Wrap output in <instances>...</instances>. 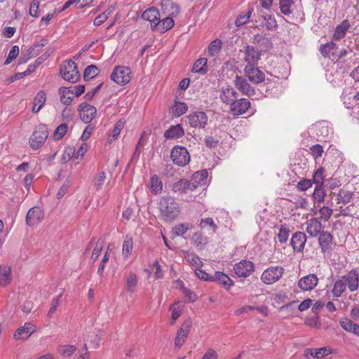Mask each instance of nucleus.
<instances>
[{
  "mask_svg": "<svg viewBox=\"0 0 359 359\" xmlns=\"http://www.w3.org/2000/svg\"><path fill=\"white\" fill-rule=\"evenodd\" d=\"M207 226H209L210 227H211L212 229V231L214 233H215L217 231V225L215 223L212 218L208 217V218L201 219V221L198 224V226L201 229H205Z\"/></svg>",
  "mask_w": 359,
  "mask_h": 359,
  "instance_id": "57",
  "label": "nucleus"
},
{
  "mask_svg": "<svg viewBox=\"0 0 359 359\" xmlns=\"http://www.w3.org/2000/svg\"><path fill=\"white\" fill-rule=\"evenodd\" d=\"M290 231L285 226H282L279 229V231L278 233V240L280 243H285L287 242L289 237Z\"/></svg>",
  "mask_w": 359,
  "mask_h": 359,
  "instance_id": "60",
  "label": "nucleus"
},
{
  "mask_svg": "<svg viewBox=\"0 0 359 359\" xmlns=\"http://www.w3.org/2000/svg\"><path fill=\"white\" fill-rule=\"evenodd\" d=\"M76 351V347L74 345H61L57 348L58 353L63 357H69Z\"/></svg>",
  "mask_w": 359,
  "mask_h": 359,
  "instance_id": "51",
  "label": "nucleus"
},
{
  "mask_svg": "<svg viewBox=\"0 0 359 359\" xmlns=\"http://www.w3.org/2000/svg\"><path fill=\"white\" fill-rule=\"evenodd\" d=\"M43 218V211L37 207L31 208L26 217V222L29 226H34L40 222Z\"/></svg>",
  "mask_w": 359,
  "mask_h": 359,
  "instance_id": "24",
  "label": "nucleus"
},
{
  "mask_svg": "<svg viewBox=\"0 0 359 359\" xmlns=\"http://www.w3.org/2000/svg\"><path fill=\"white\" fill-rule=\"evenodd\" d=\"M174 17L170 15H165L162 20H161L160 22V30L161 32H166L174 26Z\"/></svg>",
  "mask_w": 359,
  "mask_h": 359,
  "instance_id": "50",
  "label": "nucleus"
},
{
  "mask_svg": "<svg viewBox=\"0 0 359 359\" xmlns=\"http://www.w3.org/2000/svg\"><path fill=\"white\" fill-rule=\"evenodd\" d=\"M211 281H217L226 289H229L233 284L231 279L226 274L221 271H217L215 276L212 277Z\"/></svg>",
  "mask_w": 359,
  "mask_h": 359,
  "instance_id": "34",
  "label": "nucleus"
},
{
  "mask_svg": "<svg viewBox=\"0 0 359 359\" xmlns=\"http://www.w3.org/2000/svg\"><path fill=\"white\" fill-rule=\"evenodd\" d=\"M79 111L81 119L84 123H88L95 117L97 109L94 106L83 102L79 105Z\"/></svg>",
  "mask_w": 359,
  "mask_h": 359,
  "instance_id": "9",
  "label": "nucleus"
},
{
  "mask_svg": "<svg viewBox=\"0 0 359 359\" xmlns=\"http://www.w3.org/2000/svg\"><path fill=\"white\" fill-rule=\"evenodd\" d=\"M137 285V277L135 273H130L126 278V290L133 293Z\"/></svg>",
  "mask_w": 359,
  "mask_h": 359,
  "instance_id": "45",
  "label": "nucleus"
},
{
  "mask_svg": "<svg viewBox=\"0 0 359 359\" xmlns=\"http://www.w3.org/2000/svg\"><path fill=\"white\" fill-rule=\"evenodd\" d=\"M111 79L118 85L124 86L132 79L131 70L125 66H116L111 74Z\"/></svg>",
  "mask_w": 359,
  "mask_h": 359,
  "instance_id": "2",
  "label": "nucleus"
},
{
  "mask_svg": "<svg viewBox=\"0 0 359 359\" xmlns=\"http://www.w3.org/2000/svg\"><path fill=\"white\" fill-rule=\"evenodd\" d=\"M319 235V245L323 252L327 251L332 244V236L328 231H322Z\"/></svg>",
  "mask_w": 359,
  "mask_h": 359,
  "instance_id": "27",
  "label": "nucleus"
},
{
  "mask_svg": "<svg viewBox=\"0 0 359 359\" xmlns=\"http://www.w3.org/2000/svg\"><path fill=\"white\" fill-rule=\"evenodd\" d=\"M306 242V234L301 231L295 232L291 238V245L294 250L298 252H300L304 250Z\"/></svg>",
  "mask_w": 359,
  "mask_h": 359,
  "instance_id": "21",
  "label": "nucleus"
},
{
  "mask_svg": "<svg viewBox=\"0 0 359 359\" xmlns=\"http://www.w3.org/2000/svg\"><path fill=\"white\" fill-rule=\"evenodd\" d=\"M222 47V42L219 39L214 40L208 46V54L215 56L218 54Z\"/></svg>",
  "mask_w": 359,
  "mask_h": 359,
  "instance_id": "54",
  "label": "nucleus"
},
{
  "mask_svg": "<svg viewBox=\"0 0 359 359\" xmlns=\"http://www.w3.org/2000/svg\"><path fill=\"white\" fill-rule=\"evenodd\" d=\"M19 54V47L16 45L13 46L8 55V57L6 59L4 64L8 65L10 64L13 60H15Z\"/></svg>",
  "mask_w": 359,
  "mask_h": 359,
  "instance_id": "63",
  "label": "nucleus"
},
{
  "mask_svg": "<svg viewBox=\"0 0 359 359\" xmlns=\"http://www.w3.org/2000/svg\"><path fill=\"white\" fill-rule=\"evenodd\" d=\"M191 242L198 250H203L208 243V238L201 232H196L191 237Z\"/></svg>",
  "mask_w": 359,
  "mask_h": 359,
  "instance_id": "31",
  "label": "nucleus"
},
{
  "mask_svg": "<svg viewBox=\"0 0 359 359\" xmlns=\"http://www.w3.org/2000/svg\"><path fill=\"white\" fill-rule=\"evenodd\" d=\"M324 169L321 168L318 169L313 174V181L316 186H323L324 182Z\"/></svg>",
  "mask_w": 359,
  "mask_h": 359,
  "instance_id": "59",
  "label": "nucleus"
},
{
  "mask_svg": "<svg viewBox=\"0 0 359 359\" xmlns=\"http://www.w3.org/2000/svg\"><path fill=\"white\" fill-rule=\"evenodd\" d=\"M318 283V278L315 274H309L300 278L298 281V286L303 291L313 290Z\"/></svg>",
  "mask_w": 359,
  "mask_h": 359,
  "instance_id": "16",
  "label": "nucleus"
},
{
  "mask_svg": "<svg viewBox=\"0 0 359 359\" xmlns=\"http://www.w3.org/2000/svg\"><path fill=\"white\" fill-rule=\"evenodd\" d=\"M283 272L284 269L281 266H271L263 271L261 280L266 285L273 284L280 279Z\"/></svg>",
  "mask_w": 359,
  "mask_h": 359,
  "instance_id": "6",
  "label": "nucleus"
},
{
  "mask_svg": "<svg viewBox=\"0 0 359 359\" xmlns=\"http://www.w3.org/2000/svg\"><path fill=\"white\" fill-rule=\"evenodd\" d=\"M193 228V224L189 222L180 223L175 225L172 229V233L176 236H183L189 230Z\"/></svg>",
  "mask_w": 359,
  "mask_h": 359,
  "instance_id": "36",
  "label": "nucleus"
},
{
  "mask_svg": "<svg viewBox=\"0 0 359 359\" xmlns=\"http://www.w3.org/2000/svg\"><path fill=\"white\" fill-rule=\"evenodd\" d=\"M262 24L267 29L273 30L277 27L278 25L276 20L272 15L268 13L262 14Z\"/></svg>",
  "mask_w": 359,
  "mask_h": 359,
  "instance_id": "38",
  "label": "nucleus"
},
{
  "mask_svg": "<svg viewBox=\"0 0 359 359\" xmlns=\"http://www.w3.org/2000/svg\"><path fill=\"white\" fill-rule=\"evenodd\" d=\"M233 84L243 95L247 96L255 95L254 88L250 86L245 78L236 75L233 80Z\"/></svg>",
  "mask_w": 359,
  "mask_h": 359,
  "instance_id": "12",
  "label": "nucleus"
},
{
  "mask_svg": "<svg viewBox=\"0 0 359 359\" xmlns=\"http://www.w3.org/2000/svg\"><path fill=\"white\" fill-rule=\"evenodd\" d=\"M68 126L66 123H62L57 126L53 133V137L55 140H61L67 133Z\"/></svg>",
  "mask_w": 359,
  "mask_h": 359,
  "instance_id": "53",
  "label": "nucleus"
},
{
  "mask_svg": "<svg viewBox=\"0 0 359 359\" xmlns=\"http://www.w3.org/2000/svg\"><path fill=\"white\" fill-rule=\"evenodd\" d=\"M192 187H194V185L190 183V181L181 180L173 184L172 191L180 194L187 193L189 191H194Z\"/></svg>",
  "mask_w": 359,
  "mask_h": 359,
  "instance_id": "32",
  "label": "nucleus"
},
{
  "mask_svg": "<svg viewBox=\"0 0 359 359\" xmlns=\"http://www.w3.org/2000/svg\"><path fill=\"white\" fill-rule=\"evenodd\" d=\"M124 123H125L124 121H123L121 120H119L118 121L116 122L113 130L111 131V133L110 134H109V136L107 138V141L109 143H111L112 142H114L115 140L117 139L121 131L124 128Z\"/></svg>",
  "mask_w": 359,
  "mask_h": 359,
  "instance_id": "40",
  "label": "nucleus"
},
{
  "mask_svg": "<svg viewBox=\"0 0 359 359\" xmlns=\"http://www.w3.org/2000/svg\"><path fill=\"white\" fill-rule=\"evenodd\" d=\"M151 191L155 194L161 192L163 189V184L160 178L157 175H154L150 180Z\"/></svg>",
  "mask_w": 359,
  "mask_h": 359,
  "instance_id": "47",
  "label": "nucleus"
},
{
  "mask_svg": "<svg viewBox=\"0 0 359 359\" xmlns=\"http://www.w3.org/2000/svg\"><path fill=\"white\" fill-rule=\"evenodd\" d=\"M184 134V129L180 124L171 126L164 133L166 139L174 140L182 137Z\"/></svg>",
  "mask_w": 359,
  "mask_h": 359,
  "instance_id": "28",
  "label": "nucleus"
},
{
  "mask_svg": "<svg viewBox=\"0 0 359 359\" xmlns=\"http://www.w3.org/2000/svg\"><path fill=\"white\" fill-rule=\"evenodd\" d=\"M93 246V250L92 255L90 256V262L92 263L95 262L97 260V259L99 257V256L103 249V242L101 241H98L94 245L93 241H92L89 243L86 250H88Z\"/></svg>",
  "mask_w": 359,
  "mask_h": 359,
  "instance_id": "37",
  "label": "nucleus"
},
{
  "mask_svg": "<svg viewBox=\"0 0 359 359\" xmlns=\"http://www.w3.org/2000/svg\"><path fill=\"white\" fill-rule=\"evenodd\" d=\"M48 136V128L46 126H39L29 138V144L33 149H37L46 142Z\"/></svg>",
  "mask_w": 359,
  "mask_h": 359,
  "instance_id": "4",
  "label": "nucleus"
},
{
  "mask_svg": "<svg viewBox=\"0 0 359 359\" xmlns=\"http://www.w3.org/2000/svg\"><path fill=\"white\" fill-rule=\"evenodd\" d=\"M219 97L222 102L231 106L238 97V93L232 87L227 86L222 88Z\"/></svg>",
  "mask_w": 359,
  "mask_h": 359,
  "instance_id": "23",
  "label": "nucleus"
},
{
  "mask_svg": "<svg viewBox=\"0 0 359 359\" xmlns=\"http://www.w3.org/2000/svg\"><path fill=\"white\" fill-rule=\"evenodd\" d=\"M332 353L329 347H322L318 348H308L304 351V355L309 358L313 357L314 359H321Z\"/></svg>",
  "mask_w": 359,
  "mask_h": 359,
  "instance_id": "22",
  "label": "nucleus"
},
{
  "mask_svg": "<svg viewBox=\"0 0 359 359\" xmlns=\"http://www.w3.org/2000/svg\"><path fill=\"white\" fill-rule=\"evenodd\" d=\"M106 180V173L104 171L99 172L94 178L93 184L97 189H100Z\"/></svg>",
  "mask_w": 359,
  "mask_h": 359,
  "instance_id": "58",
  "label": "nucleus"
},
{
  "mask_svg": "<svg viewBox=\"0 0 359 359\" xmlns=\"http://www.w3.org/2000/svg\"><path fill=\"white\" fill-rule=\"evenodd\" d=\"M207 59L206 58H199L198 59L193 65L192 70L194 72L200 73L201 74H204L208 71L207 67Z\"/></svg>",
  "mask_w": 359,
  "mask_h": 359,
  "instance_id": "39",
  "label": "nucleus"
},
{
  "mask_svg": "<svg viewBox=\"0 0 359 359\" xmlns=\"http://www.w3.org/2000/svg\"><path fill=\"white\" fill-rule=\"evenodd\" d=\"M235 274L238 277L246 278L254 271V264L248 260H241L233 266Z\"/></svg>",
  "mask_w": 359,
  "mask_h": 359,
  "instance_id": "11",
  "label": "nucleus"
},
{
  "mask_svg": "<svg viewBox=\"0 0 359 359\" xmlns=\"http://www.w3.org/2000/svg\"><path fill=\"white\" fill-rule=\"evenodd\" d=\"M184 257L189 264L196 268H201L203 266L201 258L193 252H186Z\"/></svg>",
  "mask_w": 359,
  "mask_h": 359,
  "instance_id": "42",
  "label": "nucleus"
},
{
  "mask_svg": "<svg viewBox=\"0 0 359 359\" xmlns=\"http://www.w3.org/2000/svg\"><path fill=\"white\" fill-rule=\"evenodd\" d=\"M332 210L327 206H323L319 210V214L320 216V219L324 221H327L332 214Z\"/></svg>",
  "mask_w": 359,
  "mask_h": 359,
  "instance_id": "64",
  "label": "nucleus"
},
{
  "mask_svg": "<svg viewBox=\"0 0 359 359\" xmlns=\"http://www.w3.org/2000/svg\"><path fill=\"white\" fill-rule=\"evenodd\" d=\"M346 287L345 281H343V278L341 277L340 279L337 280L334 285L332 290L333 295L336 297H340L346 290Z\"/></svg>",
  "mask_w": 359,
  "mask_h": 359,
  "instance_id": "48",
  "label": "nucleus"
},
{
  "mask_svg": "<svg viewBox=\"0 0 359 359\" xmlns=\"http://www.w3.org/2000/svg\"><path fill=\"white\" fill-rule=\"evenodd\" d=\"M169 311L171 312V325H174L182 314V306L179 303H175L170 306Z\"/></svg>",
  "mask_w": 359,
  "mask_h": 359,
  "instance_id": "44",
  "label": "nucleus"
},
{
  "mask_svg": "<svg viewBox=\"0 0 359 359\" xmlns=\"http://www.w3.org/2000/svg\"><path fill=\"white\" fill-rule=\"evenodd\" d=\"M343 281H345L346 287L351 292L356 291L359 287V273L356 269L350 271L342 276Z\"/></svg>",
  "mask_w": 359,
  "mask_h": 359,
  "instance_id": "13",
  "label": "nucleus"
},
{
  "mask_svg": "<svg viewBox=\"0 0 359 359\" xmlns=\"http://www.w3.org/2000/svg\"><path fill=\"white\" fill-rule=\"evenodd\" d=\"M170 158L174 164L182 167L190 161V155L187 149L179 145L175 146L172 149Z\"/></svg>",
  "mask_w": 359,
  "mask_h": 359,
  "instance_id": "5",
  "label": "nucleus"
},
{
  "mask_svg": "<svg viewBox=\"0 0 359 359\" xmlns=\"http://www.w3.org/2000/svg\"><path fill=\"white\" fill-rule=\"evenodd\" d=\"M189 125L196 128H204L208 123V117L204 111H194L188 116Z\"/></svg>",
  "mask_w": 359,
  "mask_h": 359,
  "instance_id": "8",
  "label": "nucleus"
},
{
  "mask_svg": "<svg viewBox=\"0 0 359 359\" xmlns=\"http://www.w3.org/2000/svg\"><path fill=\"white\" fill-rule=\"evenodd\" d=\"M280 9L283 14L288 15L292 11V0H280Z\"/></svg>",
  "mask_w": 359,
  "mask_h": 359,
  "instance_id": "52",
  "label": "nucleus"
},
{
  "mask_svg": "<svg viewBox=\"0 0 359 359\" xmlns=\"http://www.w3.org/2000/svg\"><path fill=\"white\" fill-rule=\"evenodd\" d=\"M250 107V102L245 98L236 99L230 106V109L233 115L245 114Z\"/></svg>",
  "mask_w": 359,
  "mask_h": 359,
  "instance_id": "15",
  "label": "nucleus"
},
{
  "mask_svg": "<svg viewBox=\"0 0 359 359\" xmlns=\"http://www.w3.org/2000/svg\"><path fill=\"white\" fill-rule=\"evenodd\" d=\"M133 248V241L132 238L126 236L122 246V254L125 259L130 255Z\"/></svg>",
  "mask_w": 359,
  "mask_h": 359,
  "instance_id": "46",
  "label": "nucleus"
},
{
  "mask_svg": "<svg viewBox=\"0 0 359 359\" xmlns=\"http://www.w3.org/2000/svg\"><path fill=\"white\" fill-rule=\"evenodd\" d=\"M11 280V269L6 266L0 267V284L6 285Z\"/></svg>",
  "mask_w": 359,
  "mask_h": 359,
  "instance_id": "41",
  "label": "nucleus"
},
{
  "mask_svg": "<svg viewBox=\"0 0 359 359\" xmlns=\"http://www.w3.org/2000/svg\"><path fill=\"white\" fill-rule=\"evenodd\" d=\"M142 18L150 22L152 29L160 25L161 15L158 10L156 8H149L144 11L142 15Z\"/></svg>",
  "mask_w": 359,
  "mask_h": 359,
  "instance_id": "14",
  "label": "nucleus"
},
{
  "mask_svg": "<svg viewBox=\"0 0 359 359\" xmlns=\"http://www.w3.org/2000/svg\"><path fill=\"white\" fill-rule=\"evenodd\" d=\"M244 72L245 76L253 83L258 84L264 81V74L257 65H246Z\"/></svg>",
  "mask_w": 359,
  "mask_h": 359,
  "instance_id": "10",
  "label": "nucleus"
},
{
  "mask_svg": "<svg viewBox=\"0 0 359 359\" xmlns=\"http://www.w3.org/2000/svg\"><path fill=\"white\" fill-rule=\"evenodd\" d=\"M188 110L187 105L182 102H175L172 107V115L175 117H179L185 114Z\"/></svg>",
  "mask_w": 359,
  "mask_h": 359,
  "instance_id": "43",
  "label": "nucleus"
},
{
  "mask_svg": "<svg viewBox=\"0 0 359 359\" xmlns=\"http://www.w3.org/2000/svg\"><path fill=\"white\" fill-rule=\"evenodd\" d=\"M325 191L323 186H316L313 193V198L315 202L321 203L324 201Z\"/></svg>",
  "mask_w": 359,
  "mask_h": 359,
  "instance_id": "55",
  "label": "nucleus"
},
{
  "mask_svg": "<svg viewBox=\"0 0 359 359\" xmlns=\"http://www.w3.org/2000/svg\"><path fill=\"white\" fill-rule=\"evenodd\" d=\"M260 59V53L254 47L247 46L244 52V60L247 65H257Z\"/></svg>",
  "mask_w": 359,
  "mask_h": 359,
  "instance_id": "19",
  "label": "nucleus"
},
{
  "mask_svg": "<svg viewBox=\"0 0 359 359\" xmlns=\"http://www.w3.org/2000/svg\"><path fill=\"white\" fill-rule=\"evenodd\" d=\"M46 95L44 91H39L34 97L32 111L33 113H38L45 104Z\"/></svg>",
  "mask_w": 359,
  "mask_h": 359,
  "instance_id": "33",
  "label": "nucleus"
},
{
  "mask_svg": "<svg viewBox=\"0 0 359 359\" xmlns=\"http://www.w3.org/2000/svg\"><path fill=\"white\" fill-rule=\"evenodd\" d=\"M159 217L165 222H172L180 214V204L171 196H165L158 202Z\"/></svg>",
  "mask_w": 359,
  "mask_h": 359,
  "instance_id": "1",
  "label": "nucleus"
},
{
  "mask_svg": "<svg viewBox=\"0 0 359 359\" xmlns=\"http://www.w3.org/2000/svg\"><path fill=\"white\" fill-rule=\"evenodd\" d=\"M191 325L192 321L190 318H188L183 322L181 327L177 330L175 339V346L178 349L180 348L185 342Z\"/></svg>",
  "mask_w": 359,
  "mask_h": 359,
  "instance_id": "7",
  "label": "nucleus"
},
{
  "mask_svg": "<svg viewBox=\"0 0 359 359\" xmlns=\"http://www.w3.org/2000/svg\"><path fill=\"white\" fill-rule=\"evenodd\" d=\"M316 128H318L317 135H318L319 136L326 137L329 135L330 129L328 124L327 123H320L316 126Z\"/></svg>",
  "mask_w": 359,
  "mask_h": 359,
  "instance_id": "61",
  "label": "nucleus"
},
{
  "mask_svg": "<svg viewBox=\"0 0 359 359\" xmlns=\"http://www.w3.org/2000/svg\"><path fill=\"white\" fill-rule=\"evenodd\" d=\"M61 297H62V294L60 295H57V297H54L52 299L50 307L48 312V316L50 318H51L53 316V315L55 313V312L56 311L57 306H59V304L60 303Z\"/></svg>",
  "mask_w": 359,
  "mask_h": 359,
  "instance_id": "62",
  "label": "nucleus"
},
{
  "mask_svg": "<svg viewBox=\"0 0 359 359\" xmlns=\"http://www.w3.org/2000/svg\"><path fill=\"white\" fill-rule=\"evenodd\" d=\"M352 192L345 190L341 189L337 195V203L345 205L348 203L352 198Z\"/></svg>",
  "mask_w": 359,
  "mask_h": 359,
  "instance_id": "49",
  "label": "nucleus"
},
{
  "mask_svg": "<svg viewBox=\"0 0 359 359\" xmlns=\"http://www.w3.org/2000/svg\"><path fill=\"white\" fill-rule=\"evenodd\" d=\"M35 332V326L30 323H25L20 327L13 334L15 340L27 339Z\"/></svg>",
  "mask_w": 359,
  "mask_h": 359,
  "instance_id": "17",
  "label": "nucleus"
},
{
  "mask_svg": "<svg viewBox=\"0 0 359 359\" xmlns=\"http://www.w3.org/2000/svg\"><path fill=\"white\" fill-rule=\"evenodd\" d=\"M161 5L163 14L165 15L176 17L180 13V6L171 0H161Z\"/></svg>",
  "mask_w": 359,
  "mask_h": 359,
  "instance_id": "18",
  "label": "nucleus"
},
{
  "mask_svg": "<svg viewBox=\"0 0 359 359\" xmlns=\"http://www.w3.org/2000/svg\"><path fill=\"white\" fill-rule=\"evenodd\" d=\"M306 232L311 237H316L323 231L322 224L317 218H311L306 221Z\"/></svg>",
  "mask_w": 359,
  "mask_h": 359,
  "instance_id": "26",
  "label": "nucleus"
},
{
  "mask_svg": "<svg viewBox=\"0 0 359 359\" xmlns=\"http://www.w3.org/2000/svg\"><path fill=\"white\" fill-rule=\"evenodd\" d=\"M62 77L67 81L76 83L79 79V73L74 62H65L60 69Z\"/></svg>",
  "mask_w": 359,
  "mask_h": 359,
  "instance_id": "3",
  "label": "nucleus"
},
{
  "mask_svg": "<svg viewBox=\"0 0 359 359\" xmlns=\"http://www.w3.org/2000/svg\"><path fill=\"white\" fill-rule=\"evenodd\" d=\"M340 325L344 330L359 337V325L355 323L351 320L344 318L341 320Z\"/></svg>",
  "mask_w": 359,
  "mask_h": 359,
  "instance_id": "35",
  "label": "nucleus"
},
{
  "mask_svg": "<svg viewBox=\"0 0 359 359\" xmlns=\"http://www.w3.org/2000/svg\"><path fill=\"white\" fill-rule=\"evenodd\" d=\"M351 25L348 20H344L339 25H338L334 32L333 34V39L334 40H341L342 39L346 34L348 29L350 28Z\"/></svg>",
  "mask_w": 359,
  "mask_h": 359,
  "instance_id": "29",
  "label": "nucleus"
},
{
  "mask_svg": "<svg viewBox=\"0 0 359 359\" xmlns=\"http://www.w3.org/2000/svg\"><path fill=\"white\" fill-rule=\"evenodd\" d=\"M208 182V172L205 170L197 171L192 175L190 183L194 185L192 189H196L198 186H205Z\"/></svg>",
  "mask_w": 359,
  "mask_h": 359,
  "instance_id": "25",
  "label": "nucleus"
},
{
  "mask_svg": "<svg viewBox=\"0 0 359 359\" xmlns=\"http://www.w3.org/2000/svg\"><path fill=\"white\" fill-rule=\"evenodd\" d=\"M59 93L60 95V101L62 103L69 105L75 97L73 90L70 87H61L59 89Z\"/></svg>",
  "mask_w": 359,
  "mask_h": 359,
  "instance_id": "30",
  "label": "nucleus"
},
{
  "mask_svg": "<svg viewBox=\"0 0 359 359\" xmlns=\"http://www.w3.org/2000/svg\"><path fill=\"white\" fill-rule=\"evenodd\" d=\"M337 49L338 47L336 43L333 41H330L321 45L319 50L323 57H328L334 60L337 59Z\"/></svg>",
  "mask_w": 359,
  "mask_h": 359,
  "instance_id": "20",
  "label": "nucleus"
},
{
  "mask_svg": "<svg viewBox=\"0 0 359 359\" xmlns=\"http://www.w3.org/2000/svg\"><path fill=\"white\" fill-rule=\"evenodd\" d=\"M99 73L98 68L94 65L88 66L84 71L85 79H92Z\"/></svg>",
  "mask_w": 359,
  "mask_h": 359,
  "instance_id": "56",
  "label": "nucleus"
}]
</instances>
